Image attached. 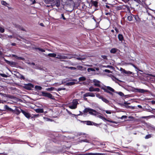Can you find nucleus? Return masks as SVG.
Returning a JSON list of instances; mask_svg holds the SVG:
<instances>
[{
    "mask_svg": "<svg viewBox=\"0 0 155 155\" xmlns=\"http://www.w3.org/2000/svg\"><path fill=\"white\" fill-rule=\"evenodd\" d=\"M84 113L88 112L90 114L93 115H96L97 114H98V113L95 110L88 108H85L84 110Z\"/></svg>",
    "mask_w": 155,
    "mask_h": 155,
    "instance_id": "nucleus-1",
    "label": "nucleus"
},
{
    "mask_svg": "<svg viewBox=\"0 0 155 155\" xmlns=\"http://www.w3.org/2000/svg\"><path fill=\"white\" fill-rule=\"evenodd\" d=\"M104 90L106 92L110 94H112V93L110 91L114 92H115L113 88L109 86L107 87L106 88L104 89Z\"/></svg>",
    "mask_w": 155,
    "mask_h": 155,
    "instance_id": "nucleus-2",
    "label": "nucleus"
},
{
    "mask_svg": "<svg viewBox=\"0 0 155 155\" xmlns=\"http://www.w3.org/2000/svg\"><path fill=\"white\" fill-rule=\"evenodd\" d=\"M56 58L59 59H66L67 58L66 57V56H65L58 54L57 55V57H56Z\"/></svg>",
    "mask_w": 155,
    "mask_h": 155,
    "instance_id": "nucleus-3",
    "label": "nucleus"
},
{
    "mask_svg": "<svg viewBox=\"0 0 155 155\" xmlns=\"http://www.w3.org/2000/svg\"><path fill=\"white\" fill-rule=\"evenodd\" d=\"M93 82L94 83V85L95 86L100 87V82L99 81L96 79H94L93 81Z\"/></svg>",
    "mask_w": 155,
    "mask_h": 155,
    "instance_id": "nucleus-4",
    "label": "nucleus"
},
{
    "mask_svg": "<svg viewBox=\"0 0 155 155\" xmlns=\"http://www.w3.org/2000/svg\"><path fill=\"white\" fill-rule=\"evenodd\" d=\"M88 96L94 97L95 96V95L93 93L90 92L87 93L84 95V97Z\"/></svg>",
    "mask_w": 155,
    "mask_h": 155,
    "instance_id": "nucleus-5",
    "label": "nucleus"
},
{
    "mask_svg": "<svg viewBox=\"0 0 155 155\" xmlns=\"http://www.w3.org/2000/svg\"><path fill=\"white\" fill-rule=\"evenodd\" d=\"M137 92L141 93H143L145 92H148L149 91L148 90H145L143 89L136 88V92Z\"/></svg>",
    "mask_w": 155,
    "mask_h": 155,
    "instance_id": "nucleus-6",
    "label": "nucleus"
},
{
    "mask_svg": "<svg viewBox=\"0 0 155 155\" xmlns=\"http://www.w3.org/2000/svg\"><path fill=\"white\" fill-rule=\"evenodd\" d=\"M34 86L33 84L30 83L26 84L25 85L26 88L28 90H30L31 88H33Z\"/></svg>",
    "mask_w": 155,
    "mask_h": 155,
    "instance_id": "nucleus-7",
    "label": "nucleus"
},
{
    "mask_svg": "<svg viewBox=\"0 0 155 155\" xmlns=\"http://www.w3.org/2000/svg\"><path fill=\"white\" fill-rule=\"evenodd\" d=\"M21 110L22 113L27 118H29L30 117V114L28 112H26L24 110L21 109Z\"/></svg>",
    "mask_w": 155,
    "mask_h": 155,
    "instance_id": "nucleus-8",
    "label": "nucleus"
},
{
    "mask_svg": "<svg viewBox=\"0 0 155 155\" xmlns=\"http://www.w3.org/2000/svg\"><path fill=\"white\" fill-rule=\"evenodd\" d=\"M54 5H55L57 7H58L60 5V1L56 0L54 1Z\"/></svg>",
    "mask_w": 155,
    "mask_h": 155,
    "instance_id": "nucleus-9",
    "label": "nucleus"
},
{
    "mask_svg": "<svg viewBox=\"0 0 155 155\" xmlns=\"http://www.w3.org/2000/svg\"><path fill=\"white\" fill-rule=\"evenodd\" d=\"M72 104L77 107V105L78 104L77 100H74L72 102Z\"/></svg>",
    "mask_w": 155,
    "mask_h": 155,
    "instance_id": "nucleus-10",
    "label": "nucleus"
},
{
    "mask_svg": "<svg viewBox=\"0 0 155 155\" xmlns=\"http://www.w3.org/2000/svg\"><path fill=\"white\" fill-rule=\"evenodd\" d=\"M99 98L101 99L104 102L106 103H108L109 102V101L107 100L102 96V97H100Z\"/></svg>",
    "mask_w": 155,
    "mask_h": 155,
    "instance_id": "nucleus-11",
    "label": "nucleus"
},
{
    "mask_svg": "<svg viewBox=\"0 0 155 155\" xmlns=\"http://www.w3.org/2000/svg\"><path fill=\"white\" fill-rule=\"evenodd\" d=\"M37 113H42L44 112L43 109L42 108L37 109L35 110Z\"/></svg>",
    "mask_w": 155,
    "mask_h": 155,
    "instance_id": "nucleus-12",
    "label": "nucleus"
},
{
    "mask_svg": "<svg viewBox=\"0 0 155 155\" xmlns=\"http://www.w3.org/2000/svg\"><path fill=\"white\" fill-rule=\"evenodd\" d=\"M1 3L2 5H4L6 6L7 7H8V6L9 5V4L7 3L5 1H2L1 2Z\"/></svg>",
    "mask_w": 155,
    "mask_h": 155,
    "instance_id": "nucleus-13",
    "label": "nucleus"
},
{
    "mask_svg": "<svg viewBox=\"0 0 155 155\" xmlns=\"http://www.w3.org/2000/svg\"><path fill=\"white\" fill-rule=\"evenodd\" d=\"M34 49L36 50V51L38 50L39 51H40L42 52H45V50L39 48H34Z\"/></svg>",
    "mask_w": 155,
    "mask_h": 155,
    "instance_id": "nucleus-14",
    "label": "nucleus"
},
{
    "mask_svg": "<svg viewBox=\"0 0 155 155\" xmlns=\"http://www.w3.org/2000/svg\"><path fill=\"white\" fill-rule=\"evenodd\" d=\"M48 55L49 57H55L57 55L56 54L54 53H50L48 54Z\"/></svg>",
    "mask_w": 155,
    "mask_h": 155,
    "instance_id": "nucleus-15",
    "label": "nucleus"
},
{
    "mask_svg": "<svg viewBox=\"0 0 155 155\" xmlns=\"http://www.w3.org/2000/svg\"><path fill=\"white\" fill-rule=\"evenodd\" d=\"M91 2L92 5L95 6V7H97V6L98 3L97 2L91 1Z\"/></svg>",
    "mask_w": 155,
    "mask_h": 155,
    "instance_id": "nucleus-16",
    "label": "nucleus"
},
{
    "mask_svg": "<svg viewBox=\"0 0 155 155\" xmlns=\"http://www.w3.org/2000/svg\"><path fill=\"white\" fill-rule=\"evenodd\" d=\"M117 49L116 48H113L110 51V52L112 53H115L117 52Z\"/></svg>",
    "mask_w": 155,
    "mask_h": 155,
    "instance_id": "nucleus-17",
    "label": "nucleus"
},
{
    "mask_svg": "<svg viewBox=\"0 0 155 155\" xmlns=\"http://www.w3.org/2000/svg\"><path fill=\"white\" fill-rule=\"evenodd\" d=\"M47 97L52 99H54V97L52 95L49 93H48Z\"/></svg>",
    "mask_w": 155,
    "mask_h": 155,
    "instance_id": "nucleus-18",
    "label": "nucleus"
},
{
    "mask_svg": "<svg viewBox=\"0 0 155 155\" xmlns=\"http://www.w3.org/2000/svg\"><path fill=\"white\" fill-rule=\"evenodd\" d=\"M86 78L85 77H81L79 78V81H82L86 80Z\"/></svg>",
    "mask_w": 155,
    "mask_h": 155,
    "instance_id": "nucleus-19",
    "label": "nucleus"
},
{
    "mask_svg": "<svg viewBox=\"0 0 155 155\" xmlns=\"http://www.w3.org/2000/svg\"><path fill=\"white\" fill-rule=\"evenodd\" d=\"M83 122L86 123V124L87 125H93L92 124V122L90 121H84Z\"/></svg>",
    "mask_w": 155,
    "mask_h": 155,
    "instance_id": "nucleus-20",
    "label": "nucleus"
},
{
    "mask_svg": "<svg viewBox=\"0 0 155 155\" xmlns=\"http://www.w3.org/2000/svg\"><path fill=\"white\" fill-rule=\"evenodd\" d=\"M118 38L120 41H122L123 39V36L121 34H119L118 35Z\"/></svg>",
    "mask_w": 155,
    "mask_h": 155,
    "instance_id": "nucleus-21",
    "label": "nucleus"
},
{
    "mask_svg": "<svg viewBox=\"0 0 155 155\" xmlns=\"http://www.w3.org/2000/svg\"><path fill=\"white\" fill-rule=\"evenodd\" d=\"M54 0H44L46 4L51 3Z\"/></svg>",
    "mask_w": 155,
    "mask_h": 155,
    "instance_id": "nucleus-22",
    "label": "nucleus"
},
{
    "mask_svg": "<svg viewBox=\"0 0 155 155\" xmlns=\"http://www.w3.org/2000/svg\"><path fill=\"white\" fill-rule=\"evenodd\" d=\"M75 84V82H70L67 83L66 84L67 85H68V86H71V85H74V84Z\"/></svg>",
    "mask_w": 155,
    "mask_h": 155,
    "instance_id": "nucleus-23",
    "label": "nucleus"
},
{
    "mask_svg": "<svg viewBox=\"0 0 155 155\" xmlns=\"http://www.w3.org/2000/svg\"><path fill=\"white\" fill-rule=\"evenodd\" d=\"M5 61L6 62V63L8 64L13 65L14 64V62H12L10 61H8L6 59H5Z\"/></svg>",
    "mask_w": 155,
    "mask_h": 155,
    "instance_id": "nucleus-24",
    "label": "nucleus"
},
{
    "mask_svg": "<svg viewBox=\"0 0 155 155\" xmlns=\"http://www.w3.org/2000/svg\"><path fill=\"white\" fill-rule=\"evenodd\" d=\"M68 56H66V57L67 58L66 59H70L72 58H75V57H73L71 55V54H68Z\"/></svg>",
    "mask_w": 155,
    "mask_h": 155,
    "instance_id": "nucleus-25",
    "label": "nucleus"
},
{
    "mask_svg": "<svg viewBox=\"0 0 155 155\" xmlns=\"http://www.w3.org/2000/svg\"><path fill=\"white\" fill-rule=\"evenodd\" d=\"M35 88L36 90H40L42 89V87L39 86H36Z\"/></svg>",
    "mask_w": 155,
    "mask_h": 155,
    "instance_id": "nucleus-26",
    "label": "nucleus"
},
{
    "mask_svg": "<svg viewBox=\"0 0 155 155\" xmlns=\"http://www.w3.org/2000/svg\"><path fill=\"white\" fill-rule=\"evenodd\" d=\"M95 88L91 86L89 88V91L91 92L94 91Z\"/></svg>",
    "mask_w": 155,
    "mask_h": 155,
    "instance_id": "nucleus-27",
    "label": "nucleus"
},
{
    "mask_svg": "<svg viewBox=\"0 0 155 155\" xmlns=\"http://www.w3.org/2000/svg\"><path fill=\"white\" fill-rule=\"evenodd\" d=\"M87 71L89 72H90L91 71H95V70L94 68H88L87 69Z\"/></svg>",
    "mask_w": 155,
    "mask_h": 155,
    "instance_id": "nucleus-28",
    "label": "nucleus"
},
{
    "mask_svg": "<svg viewBox=\"0 0 155 155\" xmlns=\"http://www.w3.org/2000/svg\"><path fill=\"white\" fill-rule=\"evenodd\" d=\"M69 107L71 109H75L76 108V107L74 106L73 104L69 106Z\"/></svg>",
    "mask_w": 155,
    "mask_h": 155,
    "instance_id": "nucleus-29",
    "label": "nucleus"
},
{
    "mask_svg": "<svg viewBox=\"0 0 155 155\" xmlns=\"http://www.w3.org/2000/svg\"><path fill=\"white\" fill-rule=\"evenodd\" d=\"M77 68L80 70H83V67L81 65H78L77 66Z\"/></svg>",
    "mask_w": 155,
    "mask_h": 155,
    "instance_id": "nucleus-30",
    "label": "nucleus"
},
{
    "mask_svg": "<svg viewBox=\"0 0 155 155\" xmlns=\"http://www.w3.org/2000/svg\"><path fill=\"white\" fill-rule=\"evenodd\" d=\"M5 31L4 29L0 26V32L3 33Z\"/></svg>",
    "mask_w": 155,
    "mask_h": 155,
    "instance_id": "nucleus-31",
    "label": "nucleus"
},
{
    "mask_svg": "<svg viewBox=\"0 0 155 155\" xmlns=\"http://www.w3.org/2000/svg\"><path fill=\"white\" fill-rule=\"evenodd\" d=\"M48 93L47 92H42V94L43 96L45 97H47L48 94Z\"/></svg>",
    "mask_w": 155,
    "mask_h": 155,
    "instance_id": "nucleus-32",
    "label": "nucleus"
},
{
    "mask_svg": "<svg viewBox=\"0 0 155 155\" xmlns=\"http://www.w3.org/2000/svg\"><path fill=\"white\" fill-rule=\"evenodd\" d=\"M127 19L129 21H131L132 20L133 17L132 16L130 15L127 17Z\"/></svg>",
    "mask_w": 155,
    "mask_h": 155,
    "instance_id": "nucleus-33",
    "label": "nucleus"
},
{
    "mask_svg": "<svg viewBox=\"0 0 155 155\" xmlns=\"http://www.w3.org/2000/svg\"><path fill=\"white\" fill-rule=\"evenodd\" d=\"M151 135L150 134H149L146 135L145 137V138L146 139H147L149 138H150L151 137Z\"/></svg>",
    "mask_w": 155,
    "mask_h": 155,
    "instance_id": "nucleus-34",
    "label": "nucleus"
},
{
    "mask_svg": "<svg viewBox=\"0 0 155 155\" xmlns=\"http://www.w3.org/2000/svg\"><path fill=\"white\" fill-rule=\"evenodd\" d=\"M117 93L118 94H119L121 96H124V94L121 92H117Z\"/></svg>",
    "mask_w": 155,
    "mask_h": 155,
    "instance_id": "nucleus-35",
    "label": "nucleus"
},
{
    "mask_svg": "<svg viewBox=\"0 0 155 155\" xmlns=\"http://www.w3.org/2000/svg\"><path fill=\"white\" fill-rule=\"evenodd\" d=\"M0 75L3 77L6 78L7 77V75L5 74H1Z\"/></svg>",
    "mask_w": 155,
    "mask_h": 155,
    "instance_id": "nucleus-36",
    "label": "nucleus"
},
{
    "mask_svg": "<svg viewBox=\"0 0 155 155\" xmlns=\"http://www.w3.org/2000/svg\"><path fill=\"white\" fill-rule=\"evenodd\" d=\"M54 89V88L53 87H51V88H48L47 89V90L48 91H52Z\"/></svg>",
    "mask_w": 155,
    "mask_h": 155,
    "instance_id": "nucleus-37",
    "label": "nucleus"
},
{
    "mask_svg": "<svg viewBox=\"0 0 155 155\" xmlns=\"http://www.w3.org/2000/svg\"><path fill=\"white\" fill-rule=\"evenodd\" d=\"M103 67H105L107 68H113V67L111 65H107V66H103Z\"/></svg>",
    "mask_w": 155,
    "mask_h": 155,
    "instance_id": "nucleus-38",
    "label": "nucleus"
},
{
    "mask_svg": "<svg viewBox=\"0 0 155 155\" xmlns=\"http://www.w3.org/2000/svg\"><path fill=\"white\" fill-rule=\"evenodd\" d=\"M4 108L5 109L10 110L11 109L10 108H9L8 107V106L7 105H5V106Z\"/></svg>",
    "mask_w": 155,
    "mask_h": 155,
    "instance_id": "nucleus-39",
    "label": "nucleus"
},
{
    "mask_svg": "<svg viewBox=\"0 0 155 155\" xmlns=\"http://www.w3.org/2000/svg\"><path fill=\"white\" fill-rule=\"evenodd\" d=\"M153 117L155 118V116H144V117H142V118H146L147 117Z\"/></svg>",
    "mask_w": 155,
    "mask_h": 155,
    "instance_id": "nucleus-40",
    "label": "nucleus"
},
{
    "mask_svg": "<svg viewBox=\"0 0 155 155\" xmlns=\"http://www.w3.org/2000/svg\"><path fill=\"white\" fill-rule=\"evenodd\" d=\"M120 70L121 71L123 72L124 73H127V71L124 69L121 68Z\"/></svg>",
    "mask_w": 155,
    "mask_h": 155,
    "instance_id": "nucleus-41",
    "label": "nucleus"
},
{
    "mask_svg": "<svg viewBox=\"0 0 155 155\" xmlns=\"http://www.w3.org/2000/svg\"><path fill=\"white\" fill-rule=\"evenodd\" d=\"M17 59H21V60H24V58H22V57H18V56H17Z\"/></svg>",
    "mask_w": 155,
    "mask_h": 155,
    "instance_id": "nucleus-42",
    "label": "nucleus"
},
{
    "mask_svg": "<svg viewBox=\"0 0 155 155\" xmlns=\"http://www.w3.org/2000/svg\"><path fill=\"white\" fill-rule=\"evenodd\" d=\"M68 68L71 70H75L77 69V68L72 67H69Z\"/></svg>",
    "mask_w": 155,
    "mask_h": 155,
    "instance_id": "nucleus-43",
    "label": "nucleus"
},
{
    "mask_svg": "<svg viewBox=\"0 0 155 155\" xmlns=\"http://www.w3.org/2000/svg\"><path fill=\"white\" fill-rule=\"evenodd\" d=\"M127 116L124 115V116H122L120 118L121 119H123L124 118L126 119L127 118Z\"/></svg>",
    "mask_w": 155,
    "mask_h": 155,
    "instance_id": "nucleus-44",
    "label": "nucleus"
},
{
    "mask_svg": "<svg viewBox=\"0 0 155 155\" xmlns=\"http://www.w3.org/2000/svg\"><path fill=\"white\" fill-rule=\"evenodd\" d=\"M101 57L103 58L104 59H107V57L105 55H102Z\"/></svg>",
    "mask_w": 155,
    "mask_h": 155,
    "instance_id": "nucleus-45",
    "label": "nucleus"
},
{
    "mask_svg": "<svg viewBox=\"0 0 155 155\" xmlns=\"http://www.w3.org/2000/svg\"><path fill=\"white\" fill-rule=\"evenodd\" d=\"M6 97L12 98L13 97V96L9 95H6Z\"/></svg>",
    "mask_w": 155,
    "mask_h": 155,
    "instance_id": "nucleus-46",
    "label": "nucleus"
},
{
    "mask_svg": "<svg viewBox=\"0 0 155 155\" xmlns=\"http://www.w3.org/2000/svg\"><path fill=\"white\" fill-rule=\"evenodd\" d=\"M100 91V89L99 88H95L94 89V91L99 92Z\"/></svg>",
    "mask_w": 155,
    "mask_h": 155,
    "instance_id": "nucleus-47",
    "label": "nucleus"
},
{
    "mask_svg": "<svg viewBox=\"0 0 155 155\" xmlns=\"http://www.w3.org/2000/svg\"><path fill=\"white\" fill-rule=\"evenodd\" d=\"M92 155H97V154H100V155H104V154L103 153H91Z\"/></svg>",
    "mask_w": 155,
    "mask_h": 155,
    "instance_id": "nucleus-48",
    "label": "nucleus"
},
{
    "mask_svg": "<svg viewBox=\"0 0 155 155\" xmlns=\"http://www.w3.org/2000/svg\"><path fill=\"white\" fill-rule=\"evenodd\" d=\"M104 71L105 72H106L109 73L110 72V71L109 70H108V69H105L104 70Z\"/></svg>",
    "mask_w": 155,
    "mask_h": 155,
    "instance_id": "nucleus-49",
    "label": "nucleus"
},
{
    "mask_svg": "<svg viewBox=\"0 0 155 155\" xmlns=\"http://www.w3.org/2000/svg\"><path fill=\"white\" fill-rule=\"evenodd\" d=\"M16 111L17 112L16 113L17 114H19L20 113V110H19L18 109H17L16 110Z\"/></svg>",
    "mask_w": 155,
    "mask_h": 155,
    "instance_id": "nucleus-50",
    "label": "nucleus"
},
{
    "mask_svg": "<svg viewBox=\"0 0 155 155\" xmlns=\"http://www.w3.org/2000/svg\"><path fill=\"white\" fill-rule=\"evenodd\" d=\"M61 17L64 20H66V18L64 17L63 14H61Z\"/></svg>",
    "mask_w": 155,
    "mask_h": 155,
    "instance_id": "nucleus-51",
    "label": "nucleus"
},
{
    "mask_svg": "<svg viewBox=\"0 0 155 155\" xmlns=\"http://www.w3.org/2000/svg\"><path fill=\"white\" fill-rule=\"evenodd\" d=\"M75 58H76L78 60H82V59H83L81 58V57Z\"/></svg>",
    "mask_w": 155,
    "mask_h": 155,
    "instance_id": "nucleus-52",
    "label": "nucleus"
},
{
    "mask_svg": "<svg viewBox=\"0 0 155 155\" xmlns=\"http://www.w3.org/2000/svg\"><path fill=\"white\" fill-rule=\"evenodd\" d=\"M106 113L108 114H111V112L110 111H109L108 110H106L105 111Z\"/></svg>",
    "mask_w": 155,
    "mask_h": 155,
    "instance_id": "nucleus-53",
    "label": "nucleus"
},
{
    "mask_svg": "<svg viewBox=\"0 0 155 155\" xmlns=\"http://www.w3.org/2000/svg\"><path fill=\"white\" fill-rule=\"evenodd\" d=\"M20 78L21 79H23V80H25V78L22 75H21V76L20 77Z\"/></svg>",
    "mask_w": 155,
    "mask_h": 155,
    "instance_id": "nucleus-54",
    "label": "nucleus"
},
{
    "mask_svg": "<svg viewBox=\"0 0 155 155\" xmlns=\"http://www.w3.org/2000/svg\"><path fill=\"white\" fill-rule=\"evenodd\" d=\"M0 94H1L2 95H3V96H5V97H6V95H7L5 94H2L1 93H0Z\"/></svg>",
    "mask_w": 155,
    "mask_h": 155,
    "instance_id": "nucleus-55",
    "label": "nucleus"
},
{
    "mask_svg": "<svg viewBox=\"0 0 155 155\" xmlns=\"http://www.w3.org/2000/svg\"><path fill=\"white\" fill-rule=\"evenodd\" d=\"M107 121H108V122H110L114 123H116V122H114V121L110 120H107Z\"/></svg>",
    "mask_w": 155,
    "mask_h": 155,
    "instance_id": "nucleus-56",
    "label": "nucleus"
},
{
    "mask_svg": "<svg viewBox=\"0 0 155 155\" xmlns=\"http://www.w3.org/2000/svg\"><path fill=\"white\" fill-rule=\"evenodd\" d=\"M84 56H82V55L81 56V58L83 59H82V60H84L85 59H86L85 58V57H83Z\"/></svg>",
    "mask_w": 155,
    "mask_h": 155,
    "instance_id": "nucleus-57",
    "label": "nucleus"
},
{
    "mask_svg": "<svg viewBox=\"0 0 155 155\" xmlns=\"http://www.w3.org/2000/svg\"><path fill=\"white\" fill-rule=\"evenodd\" d=\"M96 96L97 97H98L99 98L100 97H102V96H100V95L99 94H96Z\"/></svg>",
    "mask_w": 155,
    "mask_h": 155,
    "instance_id": "nucleus-58",
    "label": "nucleus"
},
{
    "mask_svg": "<svg viewBox=\"0 0 155 155\" xmlns=\"http://www.w3.org/2000/svg\"><path fill=\"white\" fill-rule=\"evenodd\" d=\"M98 117L100 118H101V119H103V116H101V115H99L98 116Z\"/></svg>",
    "mask_w": 155,
    "mask_h": 155,
    "instance_id": "nucleus-59",
    "label": "nucleus"
},
{
    "mask_svg": "<svg viewBox=\"0 0 155 155\" xmlns=\"http://www.w3.org/2000/svg\"><path fill=\"white\" fill-rule=\"evenodd\" d=\"M94 69H95V70H96L97 71H99V68H97V67L94 68Z\"/></svg>",
    "mask_w": 155,
    "mask_h": 155,
    "instance_id": "nucleus-60",
    "label": "nucleus"
},
{
    "mask_svg": "<svg viewBox=\"0 0 155 155\" xmlns=\"http://www.w3.org/2000/svg\"><path fill=\"white\" fill-rule=\"evenodd\" d=\"M40 25L44 27V25L43 23H40Z\"/></svg>",
    "mask_w": 155,
    "mask_h": 155,
    "instance_id": "nucleus-61",
    "label": "nucleus"
},
{
    "mask_svg": "<svg viewBox=\"0 0 155 155\" xmlns=\"http://www.w3.org/2000/svg\"><path fill=\"white\" fill-rule=\"evenodd\" d=\"M12 56L13 57H14L15 58H17V56H16V55H15V54H13L12 55Z\"/></svg>",
    "mask_w": 155,
    "mask_h": 155,
    "instance_id": "nucleus-62",
    "label": "nucleus"
},
{
    "mask_svg": "<svg viewBox=\"0 0 155 155\" xmlns=\"http://www.w3.org/2000/svg\"><path fill=\"white\" fill-rule=\"evenodd\" d=\"M137 107L138 108H142V107L141 106V105H138L137 106Z\"/></svg>",
    "mask_w": 155,
    "mask_h": 155,
    "instance_id": "nucleus-63",
    "label": "nucleus"
},
{
    "mask_svg": "<svg viewBox=\"0 0 155 155\" xmlns=\"http://www.w3.org/2000/svg\"><path fill=\"white\" fill-rule=\"evenodd\" d=\"M152 112H153L154 113H155V109H152Z\"/></svg>",
    "mask_w": 155,
    "mask_h": 155,
    "instance_id": "nucleus-64",
    "label": "nucleus"
}]
</instances>
